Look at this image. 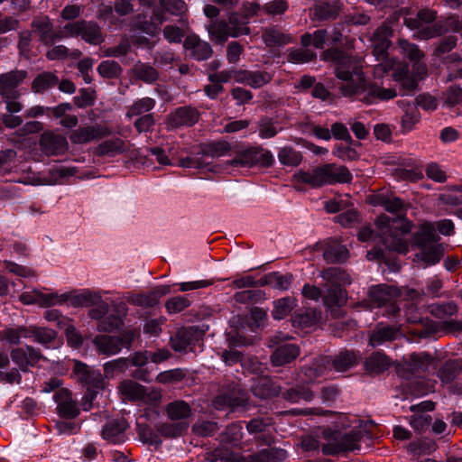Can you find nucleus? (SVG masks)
I'll use <instances>...</instances> for the list:
<instances>
[{"mask_svg":"<svg viewBox=\"0 0 462 462\" xmlns=\"http://www.w3.org/2000/svg\"><path fill=\"white\" fill-rule=\"evenodd\" d=\"M187 50L191 51L192 56L198 60H205L211 57L213 50L208 42L200 40L197 35H189L183 43Z\"/></svg>","mask_w":462,"mask_h":462,"instance_id":"nucleus-27","label":"nucleus"},{"mask_svg":"<svg viewBox=\"0 0 462 462\" xmlns=\"http://www.w3.org/2000/svg\"><path fill=\"white\" fill-rule=\"evenodd\" d=\"M138 335V332L134 329L125 330L117 337L100 335L95 337L94 345L100 354L116 355L122 348H129Z\"/></svg>","mask_w":462,"mask_h":462,"instance_id":"nucleus-8","label":"nucleus"},{"mask_svg":"<svg viewBox=\"0 0 462 462\" xmlns=\"http://www.w3.org/2000/svg\"><path fill=\"white\" fill-rule=\"evenodd\" d=\"M420 112L413 105H408L405 108L404 115L401 118V132L407 134L412 131L420 121Z\"/></svg>","mask_w":462,"mask_h":462,"instance_id":"nucleus-41","label":"nucleus"},{"mask_svg":"<svg viewBox=\"0 0 462 462\" xmlns=\"http://www.w3.org/2000/svg\"><path fill=\"white\" fill-rule=\"evenodd\" d=\"M265 279V282L267 284L273 286L275 289L285 291L288 290L291 285L292 275H282L278 273H273L269 274Z\"/></svg>","mask_w":462,"mask_h":462,"instance_id":"nucleus-54","label":"nucleus"},{"mask_svg":"<svg viewBox=\"0 0 462 462\" xmlns=\"http://www.w3.org/2000/svg\"><path fill=\"white\" fill-rule=\"evenodd\" d=\"M402 336L398 326L378 324L369 335V345L373 347L380 346L385 343L392 342Z\"/></svg>","mask_w":462,"mask_h":462,"instance_id":"nucleus-20","label":"nucleus"},{"mask_svg":"<svg viewBox=\"0 0 462 462\" xmlns=\"http://www.w3.org/2000/svg\"><path fill=\"white\" fill-rule=\"evenodd\" d=\"M57 411L64 418L73 419L79 414L77 402L72 398L71 393L67 389H60L54 395Z\"/></svg>","mask_w":462,"mask_h":462,"instance_id":"nucleus-21","label":"nucleus"},{"mask_svg":"<svg viewBox=\"0 0 462 462\" xmlns=\"http://www.w3.org/2000/svg\"><path fill=\"white\" fill-rule=\"evenodd\" d=\"M27 78V72L23 69L11 70L0 74V96L3 98H18L20 91L17 88Z\"/></svg>","mask_w":462,"mask_h":462,"instance_id":"nucleus-12","label":"nucleus"},{"mask_svg":"<svg viewBox=\"0 0 462 462\" xmlns=\"http://www.w3.org/2000/svg\"><path fill=\"white\" fill-rule=\"evenodd\" d=\"M109 134L110 132L106 127L97 125L78 128L72 132L69 139L73 143L82 144L101 139Z\"/></svg>","mask_w":462,"mask_h":462,"instance_id":"nucleus-22","label":"nucleus"},{"mask_svg":"<svg viewBox=\"0 0 462 462\" xmlns=\"http://www.w3.org/2000/svg\"><path fill=\"white\" fill-rule=\"evenodd\" d=\"M189 428L186 421L166 422L158 426V432L166 438H176L182 435Z\"/></svg>","mask_w":462,"mask_h":462,"instance_id":"nucleus-43","label":"nucleus"},{"mask_svg":"<svg viewBox=\"0 0 462 462\" xmlns=\"http://www.w3.org/2000/svg\"><path fill=\"white\" fill-rule=\"evenodd\" d=\"M319 319V315L314 310H308L306 313L298 314L293 317L292 322L295 327L302 328H310L316 324Z\"/></svg>","mask_w":462,"mask_h":462,"instance_id":"nucleus-60","label":"nucleus"},{"mask_svg":"<svg viewBox=\"0 0 462 462\" xmlns=\"http://www.w3.org/2000/svg\"><path fill=\"white\" fill-rule=\"evenodd\" d=\"M3 337L10 343L17 345L22 338H29V327H18L15 328H6L3 331Z\"/></svg>","mask_w":462,"mask_h":462,"instance_id":"nucleus-56","label":"nucleus"},{"mask_svg":"<svg viewBox=\"0 0 462 462\" xmlns=\"http://www.w3.org/2000/svg\"><path fill=\"white\" fill-rule=\"evenodd\" d=\"M436 17V12L430 9H421L414 17H406L404 24L408 28L415 30L416 33L414 36L420 40H429L440 36L448 31L458 32L462 28L458 19L454 16L448 17L444 23H433Z\"/></svg>","mask_w":462,"mask_h":462,"instance_id":"nucleus-2","label":"nucleus"},{"mask_svg":"<svg viewBox=\"0 0 462 462\" xmlns=\"http://www.w3.org/2000/svg\"><path fill=\"white\" fill-rule=\"evenodd\" d=\"M322 295L323 302L328 307L340 305L346 300V291L338 286L327 285Z\"/></svg>","mask_w":462,"mask_h":462,"instance_id":"nucleus-40","label":"nucleus"},{"mask_svg":"<svg viewBox=\"0 0 462 462\" xmlns=\"http://www.w3.org/2000/svg\"><path fill=\"white\" fill-rule=\"evenodd\" d=\"M165 411L170 420L185 421L191 414V408L186 402L179 400L168 403Z\"/></svg>","mask_w":462,"mask_h":462,"instance_id":"nucleus-36","label":"nucleus"},{"mask_svg":"<svg viewBox=\"0 0 462 462\" xmlns=\"http://www.w3.org/2000/svg\"><path fill=\"white\" fill-rule=\"evenodd\" d=\"M398 47L402 53L406 55L411 60L419 62L423 58V52L417 45L409 42L404 39L398 41Z\"/></svg>","mask_w":462,"mask_h":462,"instance_id":"nucleus-53","label":"nucleus"},{"mask_svg":"<svg viewBox=\"0 0 462 462\" xmlns=\"http://www.w3.org/2000/svg\"><path fill=\"white\" fill-rule=\"evenodd\" d=\"M169 291L167 287L162 289L161 291L150 292L148 294H137L132 297L131 301L138 306L152 307L158 302V297Z\"/></svg>","mask_w":462,"mask_h":462,"instance_id":"nucleus-49","label":"nucleus"},{"mask_svg":"<svg viewBox=\"0 0 462 462\" xmlns=\"http://www.w3.org/2000/svg\"><path fill=\"white\" fill-rule=\"evenodd\" d=\"M439 238L431 224H423L413 236V244L420 249L414 262L423 268L438 263L444 254L443 245L438 244Z\"/></svg>","mask_w":462,"mask_h":462,"instance_id":"nucleus-4","label":"nucleus"},{"mask_svg":"<svg viewBox=\"0 0 462 462\" xmlns=\"http://www.w3.org/2000/svg\"><path fill=\"white\" fill-rule=\"evenodd\" d=\"M408 362L413 371H426L432 365V358L427 353H413L409 355Z\"/></svg>","mask_w":462,"mask_h":462,"instance_id":"nucleus-46","label":"nucleus"},{"mask_svg":"<svg viewBox=\"0 0 462 462\" xmlns=\"http://www.w3.org/2000/svg\"><path fill=\"white\" fill-rule=\"evenodd\" d=\"M278 159L283 165L298 166L301 162L302 157L293 148L285 146L279 151Z\"/></svg>","mask_w":462,"mask_h":462,"instance_id":"nucleus-50","label":"nucleus"},{"mask_svg":"<svg viewBox=\"0 0 462 462\" xmlns=\"http://www.w3.org/2000/svg\"><path fill=\"white\" fill-rule=\"evenodd\" d=\"M32 31L39 35L40 41L48 45L52 43L58 35L53 32V26L49 17H36L32 22Z\"/></svg>","mask_w":462,"mask_h":462,"instance_id":"nucleus-28","label":"nucleus"},{"mask_svg":"<svg viewBox=\"0 0 462 462\" xmlns=\"http://www.w3.org/2000/svg\"><path fill=\"white\" fill-rule=\"evenodd\" d=\"M322 430H319L314 435H307L301 439L300 446L305 451H314L319 447L322 448V444L326 441L321 438Z\"/></svg>","mask_w":462,"mask_h":462,"instance_id":"nucleus-58","label":"nucleus"},{"mask_svg":"<svg viewBox=\"0 0 462 462\" xmlns=\"http://www.w3.org/2000/svg\"><path fill=\"white\" fill-rule=\"evenodd\" d=\"M97 71L103 78L114 79L121 74L122 69L115 60H104L98 65Z\"/></svg>","mask_w":462,"mask_h":462,"instance_id":"nucleus-55","label":"nucleus"},{"mask_svg":"<svg viewBox=\"0 0 462 462\" xmlns=\"http://www.w3.org/2000/svg\"><path fill=\"white\" fill-rule=\"evenodd\" d=\"M247 21L237 14H231L227 20L212 22L208 32L210 39L217 43H224L228 37H238L249 34L250 29L246 26Z\"/></svg>","mask_w":462,"mask_h":462,"instance_id":"nucleus-7","label":"nucleus"},{"mask_svg":"<svg viewBox=\"0 0 462 462\" xmlns=\"http://www.w3.org/2000/svg\"><path fill=\"white\" fill-rule=\"evenodd\" d=\"M430 313L438 319H446L456 315L458 308L454 301L441 304H432L430 307Z\"/></svg>","mask_w":462,"mask_h":462,"instance_id":"nucleus-48","label":"nucleus"},{"mask_svg":"<svg viewBox=\"0 0 462 462\" xmlns=\"http://www.w3.org/2000/svg\"><path fill=\"white\" fill-rule=\"evenodd\" d=\"M155 106V100L151 97H143L135 101L128 109L126 113L127 117L141 116L143 113L149 112Z\"/></svg>","mask_w":462,"mask_h":462,"instance_id":"nucleus-51","label":"nucleus"},{"mask_svg":"<svg viewBox=\"0 0 462 462\" xmlns=\"http://www.w3.org/2000/svg\"><path fill=\"white\" fill-rule=\"evenodd\" d=\"M315 56V53L310 50L294 49L290 51L288 60L292 63H306L312 60Z\"/></svg>","mask_w":462,"mask_h":462,"instance_id":"nucleus-62","label":"nucleus"},{"mask_svg":"<svg viewBox=\"0 0 462 462\" xmlns=\"http://www.w3.org/2000/svg\"><path fill=\"white\" fill-rule=\"evenodd\" d=\"M330 364L328 356H319L310 366L302 369V373L308 382H312L316 378L324 374L327 366Z\"/></svg>","mask_w":462,"mask_h":462,"instance_id":"nucleus-38","label":"nucleus"},{"mask_svg":"<svg viewBox=\"0 0 462 462\" xmlns=\"http://www.w3.org/2000/svg\"><path fill=\"white\" fill-rule=\"evenodd\" d=\"M125 151V142L120 138H115L101 143L96 149L97 155L114 156Z\"/></svg>","mask_w":462,"mask_h":462,"instance_id":"nucleus-42","label":"nucleus"},{"mask_svg":"<svg viewBox=\"0 0 462 462\" xmlns=\"http://www.w3.org/2000/svg\"><path fill=\"white\" fill-rule=\"evenodd\" d=\"M122 324V318L119 314L110 312L102 319L97 324V329L104 332H111L119 328Z\"/></svg>","mask_w":462,"mask_h":462,"instance_id":"nucleus-57","label":"nucleus"},{"mask_svg":"<svg viewBox=\"0 0 462 462\" xmlns=\"http://www.w3.org/2000/svg\"><path fill=\"white\" fill-rule=\"evenodd\" d=\"M134 73L138 79L146 83H152L158 78V73L156 69L152 66L146 64L135 65Z\"/></svg>","mask_w":462,"mask_h":462,"instance_id":"nucleus-59","label":"nucleus"},{"mask_svg":"<svg viewBox=\"0 0 462 462\" xmlns=\"http://www.w3.org/2000/svg\"><path fill=\"white\" fill-rule=\"evenodd\" d=\"M362 429H354L347 433L323 429L320 436L326 441L322 444L324 455H335L343 451L359 449V442L364 437Z\"/></svg>","mask_w":462,"mask_h":462,"instance_id":"nucleus-6","label":"nucleus"},{"mask_svg":"<svg viewBox=\"0 0 462 462\" xmlns=\"http://www.w3.org/2000/svg\"><path fill=\"white\" fill-rule=\"evenodd\" d=\"M253 393L259 398L277 396L281 393V386L267 376H258L254 379L251 386Z\"/></svg>","mask_w":462,"mask_h":462,"instance_id":"nucleus-26","label":"nucleus"},{"mask_svg":"<svg viewBox=\"0 0 462 462\" xmlns=\"http://www.w3.org/2000/svg\"><path fill=\"white\" fill-rule=\"evenodd\" d=\"M313 249L315 251H322L323 258L328 263L346 262L349 256L346 247L336 242H319L314 245Z\"/></svg>","mask_w":462,"mask_h":462,"instance_id":"nucleus-19","label":"nucleus"},{"mask_svg":"<svg viewBox=\"0 0 462 462\" xmlns=\"http://www.w3.org/2000/svg\"><path fill=\"white\" fill-rule=\"evenodd\" d=\"M246 430L255 440L263 444H271L273 441V421L270 417H257L249 420Z\"/></svg>","mask_w":462,"mask_h":462,"instance_id":"nucleus-15","label":"nucleus"},{"mask_svg":"<svg viewBox=\"0 0 462 462\" xmlns=\"http://www.w3.org/2000/svg\"><path fill=\"white\" fill-rule=\"evenodd\" d=\"M319 276L326 282L327 285L346 286L352 283L351 276L343 269L338 267H328L319 273Z\"/></svg>","mask_w":462,"mask_h":462,"instance_id":"nucleus-32","label":"nucleus"},{"mask_svg":"<svg viewBox=\"0 0 462 462\" xmlns=\"http://www.w3.org/2000/svg\"><path fill=\"white\" fill-rule=\"evenodd\" d=\"M369 298L375 307H382L389 304L388 315H396L400 309L393 300L400 296V291L397 288L379 284L373 286L369 290Z\"/></svg>","mask_w":462,"mask_h":462,"instance_id":"nucleus-11","label":"nucleus"},{"mask_svg":"<svg viewBox=\"0 0 462 462\" xmlns=\"http://www.w3.org/2000/svg\"><path fill=\"white\" fill-rule=\"evenodd\" d=\"M247 402L245 392L238 387L224 391L213 400V405L217 410L231 409L245 406Z\"/></svg>","mask_w":462,"mask_h":462,"instance_id":"nucleus-17","label":"nucleus"},{"mask_svg":"<svg viewBox=\"0 0 462 462\" xmlns=\"http://www.w3.org/2000/svg\"><path fill=\"white\" fill-rule=\"evenodd\" d=\"M299 355L300 347L297 345L285 344L274 350L271 359L274 365L282 366L294 360Z\"/></svg>","mask_w":462,"mask_h":462,"instance_id":"nucleus-33","label":"nucleus"},{"mask_svg":"<svg viewBox=\"0 0 462 462\" xmlns=\"http://www.w3.org/2000/svg\"><path fill=\"white\" fill-rule=\"evenodd\" d=\"M392 33L393 30L386 23L380 25L374 32L372 41L377 60H384L386 59L385 52L390 46L389 37Z\"/></svg>","mask_w":462,"mask_h":462,"instance_id":"nucleus-24","label":"nucleus"},{"mask_svg":"<svg viewBox=\"0 0 462 462\" xmlns=\"http://www.w3.org/2000/svg\"><path fill=\"white\" fill-rule=\"evenodd\" d=\"M237 83L245 84L253 88H259L272 80V75L266 71L241 69L237 73Z\"/></svg>","mask_w":462,"mask_h":462,"instance_id":"nucleus-29","label":"nucleus"},{"mask_svg":"<svg viewBox=\"0 0 462 462\" xmlns=\"http://www.w3.org/2000/svg\"><path fill=\"white\" fill-rule=\"evenodd\" d=\"M286 451L282 448H267L250 455L246 462H282L286 458Z\"/></svg>","mask_w":462,"mask_h":462,"instance_id":"nucleus-37","label":"nucleus"},{"mask_svg":"<svg viewBox=\"0 0 462 462\" xmlns=\"http://www.w3.org/2000/svg\"><path fill=\"white\" fill-rule=\"evenodd\" d=\"M201 332L194 327L180 328L171 337V344L175 351H194L197 344L201 340Z\"/></svg>","mask_w":462,"mask_h":462,"instance_id":"nucleus-13","label":"nucleus"},{"mask_svg":"<svg viewBox=\"0 0 462 462\" xmlns=\"http://www.w3.org/2000/svg\"><path fill=\"white\" fill-rule=\"evenodd\" d=\"M294 178L299 182L317 188L335 183H347L351 181L352 174L346 166L328 163L309 171H299L294 174Z\"/></svg>","mask_w":462,"mask_h":462,"instance_id":"nucleus-5","label":"nucleus"},{"mask_svg":"<svg viewBox=\"0 0 462 462\" xmlns=\"http://www.w3.org/2000/svg\"><path fill=\"white\" fill-rule=\"evenodd\" d=\"M128 425L125 419H116L107 422L102 430V436L105 439L112 443H120L125 441V431Z\"/></svg>","mask_w":462,"mask_h":462,"instance_id":"nucleus-30","label":"nucleus"},{"mask_svg":"<svg viewBox=\"0 0 462 462\" xmlns=\"http://www.w3.org/2000/svg\"><path fill=\"white\" fill-rule=\"evenodd\" d=\"M259 135L262 138H272L281 130L275 126V124L269 118H263L258 125Z\"/></svg>","mask_w":462,"mask_h":462,"instance_id":"nucleus-63","label":"nucleus"},{"mask_svg":"<svg viewBox=\"0 0 462 462\" xmlns=\"http://www.w3.org/2000/svg\"><path fill=\"white\" fill-rule=\"evenodd\" d=\"M262 39L267 47L282 46L290 43L292 38L277 27L263 30Z\"/></svg>","mask_w":462,"mask_h":462,"instance_id":"nucleus-35","label":"nucleus"},{"mask_svg":"<svg viewBox=\"0 0 462 462\" xmlns=\"http://www.w3.org/2000/svg\"><path fill=\"white\" fill-rule=\"evenodd\" d=\"M391 365L390 358L383 352H374L365 361V368L370 374H381Z\"/></svg>","mask_w":462,"mask_h":462,"instance_id":"nucleus-34","label":"nucleus"},{"mask_svg":"<svg viewBox=\"0 0 462 462\" xmlns=\"http://www.w3.org/2000/svg\"><path fill=\"white\" fill-rule=\"evenodd\" d=\"M64 36L81 38L88 43L99 44L102 41L100 28L92 22L79 21L68 23L63 28Z\"/></svg>","mask_w":462,"mask_h":462,"instance_id":"nucleus-9","label":"nucleus"},{"mask_svg":"<svg viewBox=\"0 0 462 462\" xmlns=\"http://www.w3.org/2000/svg\"><path fill=\"white\" fill-rule=\"evenodd\" d=\"M361 357L355 351L344 350L330 358V365L337 372H346L356 366Z\"/></svg>","mask_w":462,"mask_h":462,"instance_id":"nucleus-31","label":"nucleus"},{"mask_svg":"<svg viewBox=\"0 0 462 462\" xmlns=\"http://www.w3.org/2000/svg\"><path fill=\"white\" fill-rule=\"evenodd\" d=\"M59 82L58 77L51 72H43L38 75L32 85L33 91L40 93L55 87Z\"/></svg>","mask_w":462,"mask_h":462,"instance_id":"nucleus-44","label":"nucleus"},{"mask_svg":"<svg viewBox=\"0 0 462 462\" xmlns=\"http://www.w3.org/2000/svg\"><path fill=\"white\" fill-rule=\"evenodd\" d=\"M41 145L47 153L52 155L63 153L69 147L67 139L63 135L52 132L42 134Z\"/></svg>","mask_w":462,"mask_h":462,"instance_id":"nucleus-25","label":"nucleus"},{"mask_svg":"<svg viewBox=\"0 0 462 462\" xmlns=\"http://www.w3.org/2000/svg\"><path fill=\"white\" fill-rule=\"evenodd\" d=\"M273 304V317L275 319H282L287 317L295 306L294 300L289 297L279 299Z\"/></svg>","mask_w":462,"mask_h":462,"instance_id":"nucleus-47","label":"nucleus"},{"mask_svg":"<svg viewBox=\"0 0 462 462\" xmlns=\"http://www.w3.org/2000/svg\"><path fill=\"white\" fill-rule=\"evenodd\" d=\"M199 113L197 109L190 106L180 107L170 116L168 127L191 126L199 121Z\"/></svg>","mask_w":462,"mask_h":462,"instance_id":"nucleus-23","label":"nucleus"},{"mask_svg":"<svg viewBox=\"0 0 462 462\" xmlns=\"http://www.w3.org/2000/svg\"><path fill=\"white\" fill-rule=\"evenodd\" d=\"M397 96L396 89L393 88H384L376 84L368 85L365 82V90L360 96H354L358 100L373 104L377 101H388L393 99Z\"/></svg>","mask_w":462,"mask_h":462,"instance_id":"nucleus-18","label":"nucleus"},{"mask_svg":"<svg viewBox=\"0 0 462 462\" xmlns=\"http://www.w3.org/2000/svg\"><path fill=\"white\" fill-rule=\"evenodd\" d=\"M74 379L88 388H102L103 376L99 371L80 361H74L72 371Z\"/></svg>","mask_w":462,"mask_h":462,"instance_id":"nucleus-14","label":"nucleus"},{"mask_svg":"<svg viewBox=\"0 0 462 462\" xmlns=\"http://www.w3.org/2000/svg\"><path fill=\"white\" fill-rule=\"evenodd\" d=\"M230 151V144L226 141L215 142L208 145L205 154L211 157H221Z\"/></svg>","mask_w":462,"mask_h":462,"instance_id":"nucleus-64","label":"nucleus"},{"mask_svg":"<svg viewBox=\"0 0 462 462\" xmlns=\"http://www.w3.org/2000/svg\"><path fill=\"white\" fill-rule=\"evenodd\" d=\"M20 300L26 305L37 304L42 308H48L65 302L67 297L54 292L43 293L34 289L30 291L23 292L20 295Z\"/></svg>","mask_w":462,"mask_h":462,"instance_id":"nucleus-16","label":"nucleus"},{"mask_svg":"<svg viewBox=\"0 0 462 462\" xmlns=\"http://www.w3.org/2000/svg\"><path fill=\"white\" fill-rule=\"evenodd\" d=\"M273 162V157L269 151L262 148H247L239 152L236 158L229 162V164L236 167H252L255 164L262 166H270Z\"/></svg>","mask_w":462,"mask_h":462,"instance_id":"nucleus-10","label":"nucleus"},{"mask_svg":"<svg viewBox=\"0 0 462 462\" xmlns=\"http://www.w3.org/2000/svg\"><path fill=\"white\" fill-rule=\"evenodd\" d=\"M34 337L38 343L47 345L55 338L56 333L45 328L29 326V337Z\"/></svg>","mask_w":462,"mask_h":462,"instance_id":"nucleus-52","label":"nucleus"},{"mask_svg":"<svg viewBox=\"0 0 462 462\" xmlns=\"http://www.w3.org/2000/svg\"><path fill=\"white\" fill-rule=\"evenodd\" d=\"M69 301L73 307L91 306L94 303H98L99 295L87 291L71 297Z\"/></svg>","mask_w":462,"mask_h":462,"instance_id":"nucleus-61","label":"nucleus"},{"mask_svg":"<svg viewBox=\"0 0 462 462\" xmlns=\"http://www.w3.org/2000/svg\"><path fill=\"white\" fill-rule=\"evenodd\" d=\"M313 397V393L306 386H297L283 393V398L291 402H310Z\"/></svg>","mask_w":462,"mask_h":462,"instance_id":"nucleus-45","label":"nucleus"},{"mask_svg":"<svg viewBox=\"0 0 462 462\" xmlns=\"http://www.w3.org/2000/svg\"><path fill=\"white\" fill-rule=\"evenodd\" d=\"M375 226L383 244L390 251L406 254L409 245L402 235L411 232V223L404 217L390 218L381 216L375 221Z\"/></svg>","mask_w":462,"mask_h":462,"instance_id":"nucleus-3","label":"nucleus"},{"mask_svg":"<svg viewBox=\"0 0 462 462\" xmlns=\"http://www.w3.org/2000/svg\"><path fill=\"white\" fill-rule=\"evenodd\" d=\"M118 389L119 393L130 401H140L144 393V386L132 380L121 382Z\"/></svg>","mask_w":462,"mask_h":462,"instance_id":"nucleus-39","label":"nucleus"},{"mask_svg":"<svg viewBox=\"0 0 462 462\" xmlns=\"http://www.w3.org/2000/svg\"><path fill=\"white\" fill-rule=\"evenodd\" d=\"M322 60L334 63L336 77L342 82L338 89L342 96L353 97L365 90V78L360 58L348 56L337 49H328L322 53Z\"/></svg>","mask_w":462,"mask_h":462,"instance_id":"nucleus-1","label":"nucleus"}]
</instances>
